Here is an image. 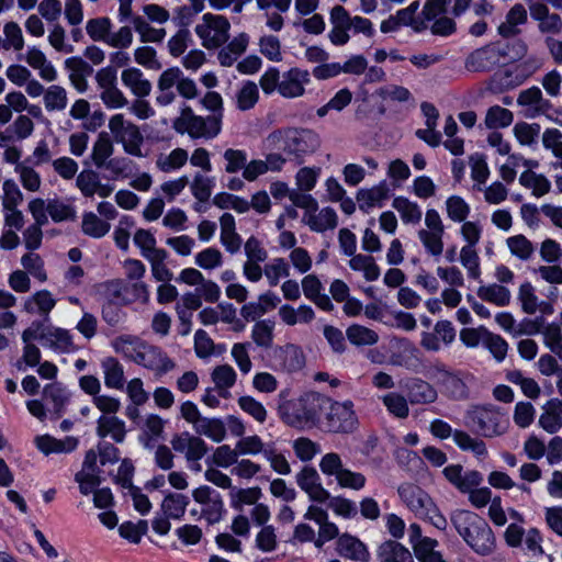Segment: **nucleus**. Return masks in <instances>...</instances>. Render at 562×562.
<instances>
[{
  "mask_svg": "<svg viewBox=\"0 0 562 562\" xmlns=\"http://www.w3.org/2000/svg\"><path fill=\"white\" fill-rule=\"evenodd\" d=\"M113 350L126 360L161 376L175 368L173 360L160 347L134 335H121L111 341Z\"/></svg>",
  "mask_w": 562,
  "mask_h": 562,
  "instance_id": "1",
  "label": "nucleus"
},
{
  "mask_svg": "<svg viewBox=\"0 0 562 562\" xmlns=\"http://www.w3.org/2000/svg\"><path fill=\"white\" fill-rule=\"evenodd\" d=\"M289 396V390L279 393L278 412L285 424L295 428L315 426L329 405V398L316 392L304 393L295 400Z\"/></svg>",
  "mask_w": 562,
  "mask_h": 562,
  "instance_id": "2",
  "label": "nucleus"
},
{
  "mask_svg": "<svg viewBox=\"0 0 562 562\" xmlns=\"http://www.w3.org/2000/svg\"><path fill=\"white\" fill-rule=\"evenodd\" d=\"M451 521L469 547L477 554L488 555L495 550V536L488 524L470 510H456Z\"/></svg>",
  "mask_w": 562,
  "mask_h": 562,
  "instance_id": "3",
  "label": "nucleus"
},
{
  "mask_svg": "<svg viewBox=\"0 0 562 562\" xmlns=\"http://www.w3.org/2000/svg\"><path fill=\"white\" fill-rule=\"evenodd\" d=\"M311 83V72L300 67H292L283 72L277 67H269L260 77L259 85L265 94L279 93L285 99L301 98Z\"/></svg>",
  "mask_w": 562,
  "mask_h": 562,
  "instance_id": "4",
  "label": "nucleus"
},
{
  "mask_svg": "<svg viewBox=\"0 0 562 562\" xmlns=\"http://www.w3.org/2000/svg\"><path fill=\"white\" fill-rule=\"evenodd\" d=\"M177 94L187 100L195 99L199 94L198 86L193 79L172 66L161 71L156 82L155 102L158 106L172 104Z\"/></svg>",
  "mask_w": 562,
  "mask_h": 562,
  "instance_id": "5",
  "label": "nucleus"
},
{
  "mask_svg": "<svg viewBox=\"0 0 562 562\" xmlns=\"http://www.w3.org/2000/svg\"><path fill=\"white\" fill-rule=\"evenodd\" d=\"M268 140L284 154L301 158L313 154L321 146L319 136L308 128H283L272 132Z\"/></svg>",
  "mask_w": 562,
  "mask_h": 562,
  "instance_id": "6",
  "label": "nucleus"
},
{
  "mask_svg": "<svg viewBox=\"0 0 562 562\" xmlns=\"http://www.w3.org/2000/svg\"><path fill=\"white\" fill-rule=\"evenodd\" d=\"M291 202L304 210L302 223L314 233L334 231L338 226V215L330 206L319 209L317 200L311 194L293 193Z\"/></svg>",
  "mask_w": 562,
  "mask_h": 562,
  "instance_id": "7",
  "label": "nucleus"
},
{
  "mask_svg": "<svg viewBox=\"0 0 562 562\" xmlns=\"http://www.w3.org/2000/svg\"><path fill=\"white\" fill-rule=\"evenodd\" d=\"M172 127L177 133L188 134L193 139H212L222 131L221 115H196L189 105L183 104L180 115L172 122Z\"/></svg>",
  "mask_w": 562,
  "mask_h": 562,
  "instance_id": "8",
  "label": "nucleus"
},
{
  "mask_svg": "<svg viewBox=\"0 0 562 562\" xmlns=\"http://www.w3.org/2000/svg\"><path fill=\"white\" fill-rule=\"evenodd\" d=\"M109 131L113 142L123 147L125 154L144 158L147 154L143 150L144 136L139 127L127 120L124 114L116 113L112 115L108 123Z\"/></svg>",
  "mask_w": 562,
  "mask_h": 562,
  "instance_id": "9",
  "label": "nucleus"
},
{
  "mask_svg": "<svg viewBox=\"0 0 562 562\" xmlns=\"http://www.w3.org/2000/svg\"><path fill=\"white\" fill-rule=\"evenodd\" d=\"M467 425L479 435L492 438L506 432L508 420L492 405L474 406L465 414Z\"/></svg>",
  "mask_w": 562,
  "mask_h": 562,
  "instance_id": "10",
  "label": "nucleus"
},
{
  "mask_svg": "<svg viewBox=\"0 0 562 562\" xmlns=\"http://www.w3.org/2000/svg\"><path fill=\"white\" fill-rule=\"evenodd\" d=\"M194 32L204 48L218 49L229 40L231 23L224 15L207 12L196 23Z\"/></svg>",
  "mask_w": 562,
  "mask_h": 562,
  "instance_id": "11",
  "label": "nucleus"
},
{
  "mask_svg": "<svg viewBox=\"0 0 562 562\" xmlns=\"http://www.w3.org/2000/svg\"><path fill=\"white\" fill-rule=\"evenodd\" d=\"M319 469L324 475L335 477L341 488L360 491L366 486V476L345 468L341 457L336 452L325 453L319 460Z\"/></svg>",
  "mask_w": 562,
  "mask_h": 562,
  "instance_id": "12",
  "label": "nucleus"
},
{
  "mask_svg": "<svg viewBox=\"0 0 562 562\" xmlns=\"http://www.w3.org/2000/svg\"><path fill=\"white\" fill-rule=\"evenodd\" d=\"M425 227L417 233L418 239L425 252L436 259L443 252L445 225L439 212L428 209L425 213Z\"/></svg>",
  "mask_w": 562,
  "mask_h": 562,
  "instance_id": "13",
  "label": "nucleus"
},
{
  "mask_svg": "<svg viewBox=\"0 0 562 562\" xmlns=\"http://www.w3.org/2000/svg\"><path fill=\"white\" fill-rule=\"evenodd\" d=\"M326 412V427L331 432H351L357 428L358 417L351 401L331 402Z\"/></svg>",
  "mask_w": 562,
  "mask_h": 562,
  "instance_id": "14",
  "label": "nucleus"
},
{
  "mask_svg": "<svg viewBox=\"0 0 562 562\" xmlns=\"http://www.w3.org/2000/svg\"><path fill=\"white\" fill-rule=\"evenodd\" d=\"M192 497L200 505V517L207 524L218 522L225 512L221 494L207 485H201L192 491Z\"/></svg>",
  "mask_w": 562,
  "mask_h": 562,
  "instance_id": "15",
  "label": "nucleus"
},
{
  "mask_svg": "<svg viewBox=\"0 0 562 562\" xmlns=\"http://www.w3.org/2000/svg\"><path fill=\"white\" fill-rule=\"evenodd\" d=\"M408 540L420 562H445L442 555L436 550L438 541L422 533V528L417 524H411L408 527Z\"/></svg>",
  "mask_w": 562,
  "mask_h": 562,
  "instance_id": "16",
  "label": "nucleus"
},
{
  "mask_svg": "<svg viewBox=\"0 0 562 562\" xmlns=\"http://www.w3.org/2000/svg\"><path fill=\"white\" fill-rule=\"evenodd\" d=\"M295 481L311 501L325 504L330 498V493L323 486L321 476L315 468L304 467L296 474Z\"/></svg>",
  "mask_w": 562,
  "mask_h": 562,
  "instance_id": "17",
  "label": "nucleus"
},
{
  "mask_svg": "<svg viewBox=\"0 0 562 562\" xmlns=\"http://www.w3.org/2000/svg\"><path fill=\"white\" fill-rule=\"evenodd\" d=\"M335 550L339 557L355 562H369L371 558L368 546L347 532L338 537Z\"/></svg>",
  "mask_w": 562,
  "mask_h": 562,
  "instance_id": "18",
  "label": "nucleus"
},
{
  "mask_svg": "<svg viewBox=\"0 0 562 562\" xmlns=\"http://www.w3.org/2000/svg\"><path fill=\"white\" fill-rule=\"evenodd\" d=\"M397 492L403 503L418 518L434 504L431 497L415 484H402Z\"/></svg>",
  "mask_w": 562,
  "mask_h": 562,
  "instance_id": "19",
  "label": "nucleus"
},
{
  "mask_svg": "<svg viewBox=\"0 0 562 562\" xmlns=\"http://www.w3.org/2000/svg\"><path fill=\"white\" fill-rule=\"evenodd\" d=\"M170 443L175 451L184 454L186 460H201L207 452L206 442L188 431L176 435Z\"/></svg>",
  "mask_w": 562,
  "mask_h": 562,
  "instance_id": "20",
  "label": "nucleus"
},
{
  "mask_svg": "<svg viewBox=\"0 0 562 562\" xmlns=\"http://www.w3.org/2000/svg\"><path fill=\"white\" fill-rule=\"evenodd\" d=\"M445 477L461 493L471 491V488L479 486L482 481V474L476 470L464 472L462 465L450 464L442 471Z\"/></svg>",
  "mask_w": 562,
  "mask_h": 562,
  "instance_id": "21",
  "label": "nucleus"
},
{
  "mask_svg": "<svg viewBox=\"0 0 562 562\" xmlns=\"http://www.w3.org/2000/svg\"><path fill=\"white\" fill-rule=\"evenodd\" d=\"M40 341L44 347H48L58 353H71L77 350L70 331L59 327L42 331L40 334Z\"/></svg>",
  "mask_w": 562,
  "mask_h": 562,
  "instance_id": "22",
  "label": "nucleus"
},
{
  "mask_svg": "<svg viewBox=\"0 0 562 562\" xmlns=\"http://www.w3.org/2000/svg\"><path fill=\"white\" fill-rule=\"evenodd\" d=\"M437 380L441 384L443 392L452 400H465L469 397L468 376L445 369H438Z\"/></svg>",
  "mask_w": 562,
  "mask_h": 562,
  "instance_id": "23",
  "label": "nucleus"
},
{
  "mask_svg": "<svg viewBox=\"0 0 562 562\" xmlns=\"http://www.w3.org/2000/svg\"><path fill=\"white\" fill-rule=\"evenodd\" d=\"M57 300L48 290H38L29 295L23 301V311L29 314L38 315L45 319L48 318L50 312L55 308Z\"/></svg>",
  "mask_w": 562,
  "mask_h": 562,
  "instance_id": "24",
  "label": "nucleus"
},
{
  "mask_svg": "<svg viewBox=\"0 0 562 562\" xmlns=\"http://www.w3.org/2000/svg\"><path fill=\"white\" fill-rule=\"evenodd\" d=\"M250 37L247 33L236 34L229 42L224 44L217 54V60L223 67L233 66L238 58L247 50Z\"/></svg>",
  "mask_w": 562,
  "mask_h": 562,
  "instance_id": "25",
  "label": "nucleus"
},
{
  "mask_svg": "<svg viewBox=\"0 0 562 562\" xmlns=\"http://www.w3.org/2000/svg\"><path fill=\"white\" fill-rule=\"evenodd\" d=\"M220 241L231 255L237 254L243 246V238L236 231V221L231 213L220 217Z\"/></svg>",
  "mask_w": 562,
  "mask_h": 562,
  "instance_id": "26",
  "label": "nucleus"
},
{
  "mask_svg": "<svg viewBox=\"0 0 562 562\" xmlns=\"http://www.w3.org/2000/svg\"><path fill=\"white\" fill-rule=\"evenodd\" d=\"M24 60L30 67L37 71L38 76L44 81L53 82L58 78L55 66L38 47H29Z\"/></svg>",
  "mask_w": 562,
  "mask_h": 562,
  "instance_id": "27",
  "label": "nucleus"
},
{
  "mask_svg": "<svg viewBox=\"0 0 562 562\" xmlns=\"http://www.w3.org/2000/svg\"><path fill=\"white\" fill-rule=\"evenodd\" d=\"M121 81L137 98H146L151 92V82L136 67H127L121 72Z\"/></svg>",
  "mask_w": 562,
  "mask_h": 562,
  "instance_id": "28",
  "label": "nucleus"
},
{
  "mask_svg": "<svg viewBox=\"0 0 562 562\" xmlns=\"http://www.w3.org/2000/svg\"><path fill=\"white\" fill-rule=\"evenodd\" d=\"M498 61V50L493 46H484L469 55L465 67L470 71H485L492 69Z\"/></svg>",
  "mask_w": 562,
  "mask_h": 562,
  "instance_id": "29",
  "label": "nucleus"
},
{
  "mask_svg": "<svg viewBox=\"0 0 562 562\" xmlns=\"http://www.w3.org/2000/svg\"><path fill=\"white\" fill-rule=\"evenodd\" d=\"M528 14L525 7L520 3L514 4L506 13L505 21L498 27V34L504 38H510L520 33V25L527 23Z\"/></svg>",
  "mask_w": 562,
  "mask_h": 562,
  "instance_id": "30",
  "label": "nucleus"
},
{
  "mask_svg": "<svg viewBox=\"0 0 562 562\" xmlns=\"http://www.w3.org/2000/svg\"><path fill=\"white\" fill-rule=\"evenodd\" d=\"M35 445L46 456L50 453H69L77 448L78 440L70 436L57 439L49 435H42L35 438Z\"/></svg>",
  "mask_w": 562,
  "mask_h": 562,
  "instance_id": "31",
  "label": "nucleus"
},
{
  "mask_svg": "<svg viewBox=\"0 0 562 562\" xmlns=\"http://www.w3.org/2000/svg\"><path fill=\"white\" fill-rule=\"evenodd\" d=\"M44 400L49 409L60 416L70 401V392L59 382L46 384L43 389Z\"/></svg>",
  "mask_w": 562,
  "mask_h": 562,
  "instance_id": "32",
  "label": "nucleus"
},
{
  "mask_svg": "<svg viewBox=\"0 0 562 562\" xmlns=\"http://www.w3.org/2000/svg\"><path fill=\"white\" fill-rule=\"evenodd\" d=\"M211 380L220 396L227 398L231 395V389L237 381V373L229 364H220L211 372Z\"/></svg>",
  "mask_w": 562,
  "mask_h": 562,
  "instance_id": "33",
  "label": "nucleus"
},
{
  "mask_svg": "<svg viewBox=\"0 0 562 562\" xmlns=\"http://www.w3.org/2000/svg\"><path fill=\"white\" fill-rule=\"evenodd\" d=\"M278 315L286 326L310 324L315 318L314 310L306 304H302L297 308L290 304H283L279 307Z\"/></svg>",
  "mask_w": 562,
  "mask_h": 562,
  "instance_id": "34",
  "label": "nucleus"
},
{
  "mask_svg": "<svg viewBox=\"0 0 562 562\" xmlns=\"http://www.w3.org/2000/svg\"><path fill=\"white\" fill-rule=\"evenodd\" d=\"M539 425L549 434H555L562 428V401L553 398L546 403Z\"/></svg>",
  "mask_w": 562,
  "mask_h": 562,
  "instance_id": "35",
  "label": "nucleus"
},
{
  "mask_svg": "<svg viewBox=\"0 0 562 562\" xmlns=\"http://www.w3.org/2000/svg\"><path fill=\"white\" fill-rule=\"evenodd\" d=\"M104 384L108 389L123 390L125 374L123 364L114 357H106L101 361Z\"/></svg>",
  "mask_w": 562,
  "mask_h": 562,
  "instance_id": "36",
  "label": "nucleus"
},
{
  "mask_svg": "<svg viewBox=\"0 0 562 562\" xmlns=\"http://www.w3.org/2000/svg\"><path fill=\"white\" fill-rule=\"evenodd\" d=\"M495 322L502 329L514 336H519L522 334L532 335L539 331V326L537 322L531 319H525L522 324L517 325L515 317L509 312L497 313L495 315Z\"/></svg>",
  "mask_w": 562,
  "mask_h": 562,
  "instance_id": "37",
  "label": "nucleus"
},
{
  "mask_svg": "<svg viewBox=\"0 0 562 562\" xmlns=\"http://www.w3.org/2000/svg\"><path fill=\"white\" fill-rule=\"evenodd\" d=\"M97 434L101 438L110 437L121 443L126 435L125 423L116 416L102 415L97 420Z\"/></svg>",
  "mask_w": 562,
  "mask_h": 562,
  "instance_id": "38",
  "label": "nucleus"
},
{
  "mask_svg": "<svg viewBox=\"0 0 562 562\" xmlns=\"http://www.w3.org/2000/svg\"><path fill=\"white\" fill-rule=\"evenodd\" d=\"M379 562H414L411 551L395 540L382 542L376 551Z\"/></svg>",
  "mask_w": 562,
  "mask_h": 562,
  "instance_id": "39",
  "label": "nucleus"
},
{
  "mask_svg": "<svg viewBox=\"0 0 562 562\" xmlns=\"http://www.w3.org/2000/svg\"><path fill=\"white\" fill-rule=\"evenodd\" d=\"M390 195V189L385 181H381L370 189H361L357 193V200L360 209L369 210L372 207H380Z\"/></svg>",
  "mask_w": 562,
  "mask_h": 562,
  "instance_id": "40",
  "label": "nucleus"
},
{
  "mask_svg": "<svg viewBox=\"0 0 562 562\" xmlns=\"http://www.w3.org/2000/svg\"><path fill=\"white\" fill-rule=\"evenodd\" d=\"M543 346L562 361V327L555 322L546 323L539 327Z\"/></svg>",
  "mask_w": 562,
  "mask_h": 562,
  "instance_id": "41",
  "label": "nucleus"
},
{
  "mask_svg": "<svg viewBox=\"0 0 562 562\" xmlns=\"http://www.w3.org/2000/svg\"><path fill=\"white\" fill-rule=\"evenodd\" d=\"M188 151L178 147L168 154H159L156 158L155 165L161 172L170 173L180 170L188 162Z\"/></svg>",
  "mask_w": 562,
  "mask_h": 562,
  "instance_id": "42",
  "label": "nucleus"
},
{
  "mask_svg": "<svg viewBox=\"0 0 562 562\" xmlns=\"http://www.w3.org/2000/svg\"><path fill=\"white\" fill-rule=\"evenodd\" d=\"M517 104L525 109L526 116L535 117L539 115L544 108L541 90L538 87L522 90L517 98Z\"/></svg>",
  "mask_w": 562,
  "mask_h": 562,
  "instance_id": "43",
  "label": "nucleus"
},
{
  "mask_svg": "<svg viewBox=\"0 0 562 562\" xmlns=\"http://www.w3.org/2000/svg\"><path fill=\"white\" fill-rule=\"evenodd\" d=\"M476 294L481 300L499 307L507 306L512 299L509 289L498 283L482 284Z\"/></svg>",
  "mask_w": 562,
  "mask_h": 562,
  "instance_id": "44",
  "label": "nucleus"
},
{
  "mask_svg": "<svg viewBox=\"0 0 562 562\" xmlns=\"http://www.w3.org/2000/svg\"><path fill=\"white\" fill-rule=\"evenodd\" d=\"M193 429L199 436H205L216 443L226 438V427L221 418L202 417Z\"/></svg>",
  "mask_w": 562,
  "mask_h": 562,
  "instance_id": "45",
  "label": "nucleus"
},
{
  "mask_svg": "<svg viewBox=\"0 0 562 562\" xmlns=\"http://www.w3.org/2000/svg\"><path fill=\"white\" fill-rule=\"evenodd\" d=\"M276 322L271 318L257 321L252 328L250 337L256 346L269 349L273 345Z\"/></svg>",
  "mask_w": 562,
  "mask_h": 562,
  "instance_id": "46",
  "label": "nucleus"
},
{
  "mask_svg": "<svg viewBox=\"0 0 562 562\" xmlns=\"http://www.w3.org/2000/svg\"><path fill=\"white\" fill-rule=\"evenodd\" d=\"M408 400L412 404H429L436 401V390L426 381L414 380L407 385Z\"/></svg>",
  "mask_w": 562,
  "mask_h": 562,
  "instance_id": "47",
  "label": "nucleus"
},
{
  "mask_svg": "<svg viewBox=\"0 0 562 562\" xmlns=\"http://www.w3.org/2000/svg\"><path fill=\"white\" fill-rule=\"evenodd\" d=\"M459 260L467 271L469 279L481 282V260L475 247L462 246Z\"/></svg>",
  "mask_w": 562,
  "mask_h": 562,
  "instance_id": "48",
  "label": "nucleus"
},
{
  "mask_svg": "<svg viewBox=\"0 0 562 562\" xmlns=\"http://www.w3.org/2000/svg\"><path fill=\"white\" fill-rule=\"evenodd\" d=\"M81 229L89 237L102 238L110 232L111 224L93 212H85L82 214Z\"/></svg>",
  "mask_w": 562,
  "mask_h": 562,
  "instance_id": "49",
  "label": "nucleus"
},
{
  "mask_svg": "<svg viewBox=\"0 0 562 562\" xmlns=\"http://www.w3.org/2000/svg\"><path fill=\"white\" fill-rule=\"evenodd\" d=\"M43 102L47 112H61L68 105V92L59 85L46 88Z\"/></svg>",
  "mask_w": 562,
  "mask_h": 562,
  "instance_id": "50",
  "label": "nucleus"
},
{
  "mask_svg": "<svg viewBox=\"0 0 562 562\" xmlns=\"http://www.w3.org/2000/svg\"><path fill=\"white\" fill-rule=\"evenodd\" d=\"M507 160L499 167V173L504 181L510 183L515 180L517 169L525 167L526 169H533L538 167V161L525 159L522 156L513 154L507 155Z\"/></svg>",
  "mask_w": 562,
  "mask_h": 562,
  "instance_id": "51",
  "label": "nucleus"
},
{
  "mask_svg": "<svg viewBox=\"0 0 562 562\" xmlns=\"http://www.w3.org/2000/svg\"><path fill=\"white\" fill-rule=\"evenodd\" d=\"M393 207L400 213L404 224H418L423 217L420 206L407 198L397 196L393 200Z\"/></svg>",
  "mask_w": 562,
  "mask_h": 562,
  "instance_id": "52",
  "label": "nucleus"
},
{
  "mask_svg": "<svg viewBox=\"0 0 562 562\" xmlns=\"http://www.w3.org/2000/svg\"><path fill=\"white\" fill-rule=\"evenodd\" d=\"M215 188V178L206 176L201 172H196L190 183V191L193 198L205 203L212 195Z\"/></svg>",
  "mask_w": 562,
  "mask_h": 562,
  "instance_id": "53",
  "label": "nucleus"
},
{
  "mask_svg": "<svg viewBox=\"0 0 562 562\" xmlns=\"http://www.w3.org/2000/svg\"><path fill=\"white\" fill-rule=\"evenodd\" d=\"M349 267L353 271L361 272L367 281H375L380 277V268L371 256L355 255L349 260Z\"/></svg>",
  "mask_w": 562,
  "mask_h": 562,
  "instance_id": "54",
  "label": "nucleus"
},
{
  "mask_svg": "<svg viewBox=\"0 0 562 562\" xmlns=\"http://www.w3.org/2000/svg\"><path fill=\"white\" fill-rule=\"evenodd\" d=\"M114 153L113 140L106 134H100L93 143L91 159L97 168L105 166Z\"/></svg>",
  "mask_w": 562,
  "mask_h": 562,
  "instance_id": "55",
  "label": "nucleus"
},
{
  "mask_svg": "<svg viewBox=\"0 0 562 562\" xmlns=\"http://www.w3.org/2000/svg\"><path fill=\"white\" fill-rule=\"evenodd\" d=\"M514 121V114L508 109L501 105H493L487 109L484 125L488 130H498L508 127Z\"/></svg>",
  "mask_w": 562,
  "mask_h": 562,
  "instance_id": "56",
  "label": "nucleus"
},
{
  "mask_svg": "<svg viewBox=\"0 0 562 562\" xmlns=\"http://www.w3.org/2000/svg\"><path fill=\"white\" fill-rule=\"evenodd\" d=\"M189 497L180 493L168 494L161 504L164 514L172 519H180L189 505Z\"/></svg>",
  "mask_w": 562,
  "mask_h": 562,
  "instance_id": "57",
  "label": "nucleus"
},
{
  "mask_svg": "<svg viewBox=\"0 0 562 562\" xmlns=\"http://www.w3.org/2000/svg\"><path fill=\"white\" fill-rule=\"evenodd\" d=\"M519 182L538 198L547 194L551 188L550 181L544 176L533 172L532 169H526L520 175Z\"/></svg>",
  "mask_w": 562,
  "mask_h": 562,
  "instance_id": "58",
  "label": "nucleus"
},
{
  "mask_svg": "<svg viewBox=\"0 0 562 562\" xmlns=\"http://www.w3.org/2000/svg\"><path fill=\"white\" fill-rule=\"evenodd\" d=\"M381 401L385 406L389 414L392 416L404 419L409 414L408 401L404 395L397 392H389L381 396Z\"/></svg>",
  "mask_w": 562,
  "mask_h": 562,
  "instance_id": "59",
  "label": "nucleus"
},
{
  "mask_svg": "<svg viewBox=\"0 0 562 562\" xmlns=\"http://www.w3.org/2000/svg\"><path fill=\"white\" fill-rule=\"evenodd\" d=\"M14 171L19 175V179L25 190L31 192L40 190L42 179L40 173L31 166L30 159L18 164L16 167H14Z\"/></svg>",
  "mask_w": 562,
  "mask_h": 562,
  "instance_id": "60",
  "label": "nucleus"
},
{
  "mask_svg": "<svg viewBox=\"0 0 562 562\" xmlns=\"http://www.w3.org/2000/svg\"><path fill=\"white\" fill-rule=\"evenodd\" d=\"M112 30V22L108 16H100L87 21L86 31L94 42L108 43Z\"/></svg>",
  "mask_w": 562,
  "mask_h": 562,
  "instance_id": "61",
  "label": "nucleus"
},
{
  "mask_svg": "<svg viewBox=\"0 0 562 562\" xmlns=\"http://www.w3.org/2000/svg\"><path fill=\"white\" fill-rule=\"evenodd\" d=\"M346 336L355 346H372L379 340V335L373 329L358 324L349 326Z\"/></svg>",
  "mask_w": 562,
  "mask_h": 562,
  "instance_id": "62",
  "label": "nucleus"
},
{
  "mask_svg": "<svg viewBox=\"0 0 562 562\" xmlns=\"http://www.w3.org/2000/svg\"><path fill=\"white\" fill-rule=\"evenodd\" d=\"M445 206L448 218L454 223L467 221L471 212L470 204L459 195L449 196L445 202Z\"/></svg>",
  "mask_w": 562,
  "mask_h": 562,
  "instance_id": "63",
  "label": "nucleus"
},
{
  "mask_svg": "<svg viewBox=\"0 0 562 562\" xmlns=\"http://www.w3.org/2000/svg\"><path fill=\"white\" fill-rule=\"evenodd\" d=\"M506 245L510 254L521 261L529 260L535 252L532 243L521 234L508 237Z\"/></svg>",
  "mask_w": 562,
  "mask_h": 562,
  "instance_id": "64",
  "label": "nucleus"
}]
</instances>
